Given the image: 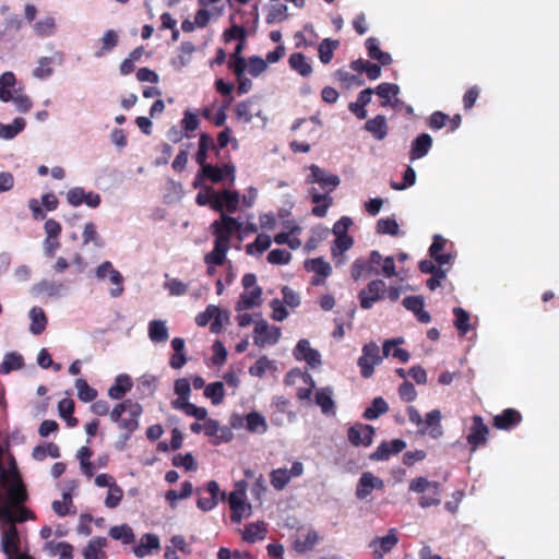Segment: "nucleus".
<instances>
[{"label": "nucleus", "instance_id": "obj_1", "mask_svg": "<svg viewBox=\"0 0 559 559\" xmlns=\"http://www.w3.org/2000/svg\"><path fill=\"white\" fill-rule=\"evenodd\" d=\"M35 519V515L24 506L12 511L0 509V549L7 559H33L23 548L17 523Z\"/></svg>", "mask_w": 559, "mask_h": 559}, {"label": "nucleus", "instance_id": "obj_2", "mask_svg": "<svg viewBox=\"0 0 559 559\" xmlns=\"http://www.w3.org/2000/svg\"><path fill=\"white\" fill-rule=\"evenodd\" d=\"M0 479L4 488V495L0 496V509L12 511L23 506L28 495L13 457H10L8 468L0 465Z\"/></svg>", "mask_w": 559, "mask_h": 559}, {"label": "nucleus", "instance_id": "obj_3", "mask_svg": "<svg viewBox=\"0 0 559 559\" xmlns=\"http://www.w3.org/2000/svg\"><path fill=\"white\" fill-rule=\"evenodd\" d=\"M142 412V406L131 400H124L110 411V420L124 431L121 435L124 441H128L131 435L139 428V418Z\"/></svg>", "mask_w": 559, "mask_h": 559}, {"label": "nucleus", "instance_id": "obj_4", "mask_svg": "<svg viewBox=\"0 0 559 559\" xmlns=\"http://www.w3.org/2000/svg\"><path fill=\"white\" fill-rule=\"evenodd\" d=\"M409 491L421 495L418 504L426 509L441 503V485L426 477H416L409 481Z\"/></svg>", "mask_w": 559, "mask_h": 559}, {"label": "nucleus", "instance_id": "obj_5", "mask_svg": "<svg viewBox=\"0 0 559 559\" xmlns=\"http://www.w3.org/2000/svg\"><path fill=\"white\" fill-rule=\"evenodd\" d=\"M228 503L231 510L230 519L240 523L243 518L251 515V504L247 503V493L243 483L236 485V489L229 493Z\"/></svg>", "mask_w": 559, "mask_h": 559}, {"label": "nucleus", "instance_id": "obj_6", "mask_svg": "<svg viewBox=\"0 0 559 559\" xmlns=\"http://www.w3.org/2000/svg\"><path fill=\"white\" fill-rule=\"evenodd\" d=\"M95 276L98 281H109L112 285V288L109 289V295L112 298H118L122 295L124 278L110 261L102 262L95 270Z\"/></svg>", "mask_w": 559, "mask_h": 559}, {"label": "nucleus", "instance_id": "obj_7", "mask_svg": "<svg viewBox=\"0 0 559 559\" xmlns=\"http://www.w3.org/2000/svg\"><path fill=\"white\" fill-rule=\"evenodd\" d=\"M382 263V254L372 250L368 259L358 258L354 261L350 275L354 281L360 280L365 275H379L380 270L378 266Z\"/></svg>", "mask_w": 559, "mask_h": 559}, {"label": "nucleus", "instance_id": "obj_8", "mask_svg": "<svg viewBox=\"0 0 559 559\" xmlns=\"http://www.w3.org/2000/svg\"><path fill=\"white\" fill-rule=\"evenodd\" d=\"M64 53L53 50L50 56H41L37 59L32 70V75L37 80H46L53 75L55 69L63 64Z\"/></svg>", "mask_w": 559, "mask_h": 559}, {"label": "nucleus", "instance_id": "obj_9", "mask_svg": "<svg viewBox=\"0 0 559 559\" xmlns=\"http://www.w3.org/2000/svg\"><path fill=\"white\" fill-rule=\"evenodd\" d=\"M304 471V464L299 461H295L290 468L280 467L271 471L270 483L275 490L282 491L293 478L300 477Z\"/></svg>", "mask_w": 559, "mask_h": 559}, {"label": "nucleus", "instance_id": "obj_10", "mask_svg": "<svg viewBox=\"0 0 559 559\" xmlns=\"http://www.w3.org/2000/svg\"><path fill=\"white\" fill-rule=\"evenodd\" d=\"M361 352L362 354L358 358L357 364L361 376L368 379L373 374L374 367L381 364L382 356L380 355L379 346L374 342L364 345Z\"/></svg>", "mask_w": 559, "mask_h": 559}, {"label": "nucleus", "instance_id": "obj_11", "mask_svg": "<svg viewBox=\"0 0 559 559\" xmlns=\"http://www.w3.org/2000/svg\"><path fill=\"white\" fill-rule=\"evenodd\" d=\"M282 335L281 328L270 325L265 320H258L253 330V343L258 347L275 345Z\"/></svg>", "mask_w": 559, "mask_h": 559}, {"label": "nucleus", "instance_id": "obj_12", "mask_svg": "<svg viewBox=\"0 0 559 559\" xmlns=\"http://www.w3.org/2000/svg\"><path fill=\"white\" fill-rule=\"evenodd\" d=\"M66 199L69 205L78 207L85 204L90 209H97L100 205L102 197L94 191H86L82 187H73L66 193Z\"/></svg>", "mask_w": 559, "mask_h": 559}, {"label": "nucleus", "instance_id": "obj_13", "mask_svg": "<svg viewBox=\"0 0 559 559\" xmlns=\"http://www.w3.org/2000/svg\"><path fill=\"white\" fill-rule=\"evenodd\" d=\"M385 283L382 280H372L366 288L358 294L360 307L362 309H371L373 305L383 299L385 294Z\"/></svg>", "mask_w": 559, "mask_h": 559}, {"label": "nucleus", "instance_id": "obj_14", "mask_svg": "<svg viewBox=\"0 0 559 559\" xmlns=\"http://www.w3.org/2000/svg\"><path fill=\"white\" fill-rule=\"evenodd\" d=\"M310 175L306 179L307 183H318L322 189L332 192L340 183L341 179L337 175L331 174L318 165L309 166Z\"/></svg>", "mask_w": 559, "mask_h": 559}, {"label": "nucleus", "instance_id": "obj_15", "mask_svg": "<svg viewBox=\"0 0 559 559\" xmlns=\"http://www.w3.org/2000/svg\"><path fill=\"white\" fill-rule=\"evenodd\" d=\"M211 228L215 239H219L222 237L226 243L229 245L231 235L241 228V223H239L237 218L223 213L221 215V219L214 221L211 224Z\"/></svg>", "mask_w": 559, "mask_h": 559}, {"label": "nucleus", "instance_id": "obj_16", "mask_svg": "<svg viewBox=\"0 0 559 559\" xmlns=\"http://www.w3.org/2000/svg\"><path fill=\"white\" fill-rule=\"evenodd\" d=\"M374 428L370 425L357 423L347 430L348 441L355 447H369L373 441Z\"/></svg>", "mask_w": 559, "mask_h": 559}, {"label": "nucleus", "instance_id": "obj_17", "mask_svg": "<svg viewBox=\"0 0 559 559\" xmlns=\"http://www.w3.org/2000/svg\"><path fill=\"white\" fill-rule=\"evenodd\" d=\"M213 197V210L221 212L222 214L224 211L235 213L238 210L240 197L237 191L226 189L222 192H216Z\"/></svg>", "mask_w": 559, "mask_h": 559}, {"label": "nucleus", "instance_id": "obj_18", "mask_svg": "<svg viewBox=\"0 0 559 559\" xmlns=\"http://www.w3.org/2000/svg\"><path fill=\"white\" fill-rule=\"evenodd\" d=\"M201 173L214 183L221 182L226 178L229 179L230 183H234L236 180V167L230 163L225 164L223 167L207 164L201 168Z\"/></svg>", "mask_w": 559, "mask_h": 559}, {"label": "nucleus", "instance_id": "obj_19", "mask_svg": "<svg viewBox=\"0 0 559 559\" xmlns=\"http://www.w3.org/2000/svg\"><path fill=\"white\" fill-rule=\"evenodd\" d=\"M294 357L297 360H305L312 369L322 364L321 354L310 346L308 340H300L294 348Z\"/></svg>", "mask_w": 559, "mask_h": 559}, {"label": "nucleus", "instance_id": "obj_20", "mask_svg": "<svg viewBox=\"0 0 559 559\" xmlns=\"http://www.w3.org/2000/svg\"><path fill=\"white\" fill-rule=\"evenodd\" d=\"M384 481L374 476L371 472H364L356 487V497L360 500L366 499L373 489H383Z\"/></svg>", "mask_w": 559, "mask_h": 559}, {"label": "nucleus", "instance_id": "obj_21", "mask_svg": "<svg viewBox=\"0 0 559 559\" xmlns=\"http://www.w3.org/2000/svg\"><path fill=\"white\" fill-rule=\"evenodd\" d=\"M36 295L44 294L51 298H60L68 293V286L64 282L53 280H41L32 288Z\"/></svg>", "mask_w": 559, "mask_h": 559}, {"label": "nucleus", "instance_id": "obj_22", "mask_svg": "<svg viewBox=\"0 0 559 559\" xmlns=\"http://www.w3.org/2000/svg\"><path fill=\"white\" fill-rule=\"evenodd\" d=\"M488 435L489 429L484 424L483 418L475 415L473 417V425L469 429V433L467 435V442L472 445V451H475L479 445L485 444L487 442Z\"/></svg>", "mask_w": 559, "mask_h": 559}, {"label": "nucleus", "instance_id": "obj_23", "mask_svg": "<svg viewBox=\"0 0 559 559\" xmlns=\"http://www.w3.org/2000/svg\"><path fill=\"white\" fill-rule=\"evenodd\" d=\"M32 31L35 37L45 39L53 37L58 33V24L52 15H45L32 24Z\"/></svg>", "mask_w": 559, "mask_h": 559}, {"label": "nucleus", "instance_id": "obj_24", "mask_svg": "<svg viewBox=\"0 0 559 559\" xmlns=\"http://www.w3.org/2000/svg\"><path fill=\"white\" fill-rule=\"evenodd\" d=\"M419 432L428 435L432 439H438L442 436L443 429L441 426V413L439 409H432L426 414L424 425L420 426Z\"/></svg>", "mask_w": 559, "mask_h": 559}, {"label": "nucleus", "instance_id": "obj_25", "mask_svg": "<svg viewBox=\"0 0 559 559\" xmlns=\"http://www.w3.org/2000/svg\"><path fill=\"white\" fill-rule=\"evenodd\" d=\"M262 302V288L253 287L252 289H243L239 300L236 304L237 311L249 310L253 307L260 306Z\"/></svg>", "mask_w": 559, "mask_h": 559}, {"label": "nucleus", "instance_id": "obj_26", "mask_svg": "<svg viewBox=\"0 0 559 559\" xmlns=\"http://www.w3.org/2000/svg\"><path fill=\"white\" fill-rule=\"evenodd\" d=\"M403 306L412 311L421 323L431 321L430 314L424 309L425 300L421 296H408L403 299Z\"/></svg>", "mask_w": 559, "mask_h": 559}, {"label": "nucleus", "instance_id": "obj_27", "mask_svg": "<svg viewBox=\"0 0 559 559\" xmlns=\"http://www.w3.org/2000/svg\"><path fill=\"white\" fill-rule=\"evenodd\" d=\"M118 32L115 29H107L99 38V47L94 51V57L97 59L106 57L118 46Z\"/></svg>", "mask_w": 559, "mask_h": 559}, {"label": "nucleus", "instance_id": "obj_28", "mask_svg": "<svg viewBox=\"0 0 559 559\" xmlns=\"http://www.w3.org/2000/svg\"><path fill=\"white\" fill-rule=\"evenodd\" d=\"M328 191L326 193H320L316 188L309 189L310 199L316 204L311 211L314 216L324 217L326 215L333 201Z\"/></svg>", "mask_w": 559, "mask_h": 559}, {"label": "nucleus", "instance_id": "obj_29", "mask_svg": "<svg viewBox=\"0 0 559 559\" xmlns=\"http://www.w3.org/2000/svg\"><path fill=\"white\" fill-rule=\"evenodd\" d=\"M107 538L93 537L83 549L84 559H107L104 548L107 547Z\"/></svg>", "mask_w": 559, "mask_h": 559}, {"label": "nucleus", "instance_id": "obj_30", "mask_svg": "<svg viewBox=\"0 0 559 559\" xmlns=\"http://www.w3.org/2000/svg\"><path fill=\"white\" fill-rule=\"evenodd\" d=\"M432 146V138L428 133L419 134L411 146L409 157L411 160L425 157Z\"/></svg>", "mask_w": 559, "mask_h": 559}, {"label": "nucleus", "instance_id": "obj_31", "mask_svg": "<svg viewBox=\"0 0 559 559\" xmlns=\"http://www.w3.org/2000/svg\"><path fill=\"white\" fill-rule=\"evenodd\" d=\"M160 547V542L157 535L147 533L144 534L138 546L134 547L133 552L138 558H144L153 550H158Z\"/></svg>", "mask_w": 559, "mask_h": 559}, {"label": "nucleus", "instance_id": "obj_32", "mask_svg": "<svg viewBox=\"0 0 559 559\" xmlns=\"http://www.w3.org/2000/svg\"><path fill=\"white\" fill-rule=\"evenodd\" d=\"M229 245L221 237L215 239L214 249L205 254L204 262L206 265H223L226 260V253Z\"/></svg>", "mask_w": 559, "mask_h": 559}, {"label": "nucleus", "instance_id": "obj_33", "mask_svg": "<svg viewBox=\"0 0 559 559\" xmlns=\"http://www.w3.org/2000/svg\"><path fill=\"white\" fill-rule=\"evenodd\" d=\"M365 130L376 140L381 141L388 135V122L383 115H377L365 123Z\"/></svg>", "mask_w": 559, "mask_h": 559}, {"label": "nucleus", "instance_id": "obj_34", "mask_svg": "<svg viewBox=\"0 0 559 559\" xmlns=\"http://www.w3.org/2000/svg\"><path fill=\"white\" fill-rule=\"evenodd\" d=\"M316 404L324 415H334L335 402L333 400V390L330 386L318 390L316 392Z\"/></svg>", "mask_w": 559, "mask_h": 559}, {"label": "nucleus", "instance_id": "obj_35", "mask_svg": "<svg viewBox=\"0 0 559 559\" xmlns=\"http://www.w3.org/2000/svg\"><path fill=\"white\" fill-rule=\"evenodd\" d=\"M131 388V378L126 373H121L116 377L115 383L108 390V395L114 400H121Z\"/></svg>", "mask_w": 559, "mask_h": 559}, {"label": "nucleus", "instance_id": "obj_36", "mask_svg": "<svg viewBox=\"0 0 559 559\" xmlns=\"http://www.w3.org/2000/svg\"><path fill=\"white\" fill-rule=\"evenodd\" d=\"M148 338L153 343H164L169 337L168 328L164 320H152L147 326Z\"/></svg>", "mask_w": 559, "mask_h": 559}, {"label": "nucleus", "instance_id": "obj_37", "mask_svg": "<svg viewBox=\"0 0 559 559\" xmlns=\"http://www.w3.org/2000/svg\"><path fill=\"white\" fill-rule=\"evenodd\" d=\"M265 536H266V525L263 521H258V522L248 524L242 532V538L247 543H255L258 540H262L265 538Z\"/></svg>", "mask_w": 559, "mask_h": 559}, {"label": "nucleus", "instance_id": "obj_38", "mask_svg": "<svg viewBox=\"0 0 559 559\" xmlns=\"http://www.w3.org/2000/svg\"><path fill=\"white\" fill-rule=\"evenodd\" d=\"M521 415L513 408L503 411L500 415H497L493 419V425L498 429H509L520 423Z\"/></svg>", "mask_w": 559, "mask_h": 559}, {"label": "nucleus", "instance_id": "obj_39", "mask_svg": "<svg viewBox=\"0 0 559 559\" xmlns=\"http://www.w3.org/2000/svg\"><path fill=\"white\" fill-rule=\"evenodd\" d=\"M82 241L85 246L93 243L96 248H103L105 246V241L98 234L96 224L93 222H86L84 224L82 230Z\"/></svg>", "mask_w": 559, "mask_h": 559}, {"label": "nucleus", "instance_id": "obj_40", "mask_svg": "<svg viewBox=\"0 0 559 559\" xmlns=\"http://www.w3.org/2000/svg\"><path fill=\"white\" fill-rule=\"evenodd\" d=\"M44 549L52 557L59 556V559H72L73 547L64 542H47Z\"/></svg>", "mask_w": 559, "mask_h": 559}, {"label": "nucleus", "instance_id": "obj_41", "mask_svg": "<svg viewBox=\"0 0 559 559\" xmlns=\"http://www.w3.org/2000/svg\"><path fill=\"white\" fill-rule=\"evenodd\" d=\"M31 325L29 331L34 335H39L47 325V318L44 310L39 307H33L28 313Z\"/></svg>", "mask_w": 559, "mask_h": 559}, {"label": "nucleus", "instance_id": "obj_42", "mask_svg": "<svg viewBox=\"0 0 559 559\" xmlns=\"http://www.w3.org/2000/svg\"><path fill=\"white\" fill-rule=\"evenodd\" d=\"M288 63L290 68L306 78L312 73V67L308 59L300 52H294L289 56Z\"/></svg>", "mask_w": 559, "mask_h": 559}, {"label": "nucleus", "instance_id": "obj_43", "mask_svg": "<svg viewBox=\"0 0 559 559\" xmlns=\"http://www.w3.org/2000/svg\"><path fill=\"white\" fill-rule=\"evenodd\" d=\"M246 428L253 433H264L267 430V424L263 415L258 412H251L246 415Z\"/></svg>", "mask_w": 559, "mask_h": 559}, {"label": "nucleus", "instance_id": "obj_44", "mask_svg": "<svg viewBox=\"0 0 559 559\" xmlns=\"http://www.w3.org/2000/svg\"><path fill=\"white\" fill-rule=\"evenodd\" d=\"M373 92L382 98L381 106L389 107V105H392V97L400 93V86L394 83H381Z\"/></svg>", "mask_w": 559, "mask_h": 559}, {"label": "nucleus", "instance_id": "obj_45", "mask_svg": "<svg viewBox=\"0 0 559 559\" xmlns=\"http://www.w3.org/2000/svg\"><path fill=\"white\" fill-rule=\"evenodd\" d=\"M26 122L23 118H15L12 123L0 122V139L12 140L25 129Z\"/></svg>", "mask_w": 559, "mask_h": 559}, {"label": "nucleus", "instance_id": "obj_46", "mask_svg": "<svg viewBox=\"0 0 559 559\" xmlns=\"http://www.w3.org/2000/svg\"><path fill=\"white\" fill-rule=\"evenodd\" d=\"M16 84V78L13 72L7 71L0 76V100L3 103H9L10 98H12V91Z\"/></svg>", "mask_w": 559, "mask_h": 559}, {"label": "nucleus", "instance_id": "obj_47", "mask_svg": "<svg viewBox=\"0 0 559 559\" xmlns=\"http://www.w3.org/2000/svg\"><path fill=\"white\" fill-rule=\"evenodd\" d=\"M255 102L252 98H248L237 104L235 112L238 120L243 123H250L254 117Z\"/></svg>", "mask_w": 559, "mask_h": 559}, {"label": "nucleus", "instance_id": "obj_48", "mask_svg": "<svg viewBox=\"0 0 559 559\" xmlns=\"http://www.w3.org/2000/svg\"><path fill=\"white\" fill-rule=\"evenodd\" d=\"M214 141L212 136H210L207 133H201L199 139V150L195 155L197 163L201 166V168L205 165L206 158H207V152L210 148H214Z\"/></svg>", "mask_w": 559, "mask_h": 559}, {"label": "nucleus", "instance_id": "obj_49", "mask_svg": "<svg viewBox=\"0 0 559 559\" xmlns=\"http://www.w3.org/2000/svg\"><path fill=\"white\" fill-rule=\"evenodd\" d=\"M23 367V357L15 353H7L3 357L2 362L0 364V372L2 374H8L13 370H19Z\"/></svg>", "mask_w": 559, "mask_h": 559}, {"label": "nucleus", "instance_id": "obj_50", "mask_svg": "<svg viewBox=\"0 0 559 559\" xmlns=\"http://www.w3.org/2000/svg\"><path fill=\"white\" fill-rule=\"evenodd\" d=\"M389 411V405L383 397L379 396L373 399L371 405L364 412V418L367 420L377 419L379 416L385 414Z\"/></svg>", "mask_w": 559, "mask_h": 559}, {"label": "nucleus", "instance_id": "obj_51", "mask_svg": "<svg viewBox=\"0 0 559 559\" xmlns=\"http://www.w3.org/2000/svg\"><path fill=\"white\" fill-rule=\"evenodd\" d=\"M32 456L36 461H44L46 457H60L59 447L55 443H45L33 449Z\"/></svg>", "mask_w": 559, "mask_h": 559}, {"label": "nucleus", "instance_id": "obj_52", "mask_svg": "<svg viewBox=\"0 0 559 559\" xmlns=\"http://www.w3.org/2000/svg\"><path fill=\"white\" fill-rule=\"evenodd\" d=\"M399 538L396 536L395 530L392 528L389 533L383 537H376L369 543V547H379L383 552H389L392 550L397 544Z\"/></svg>", "mask_w": 559, "mask_h": 559}, {"label": "nucleus", "instance_id": "obj_53", "mask_svg": "<svg viewBox=\"0 0 559 559\" xmlns=\"http://www.w3.org/2000/svg\"><path fill=\"white\" fill-rule=\"evenodd\" d=\"M75 487V484L74 481L71 484L70 488L68 491H64L62 493V500L59 501V500H55L52 502V510L55 511V513L59 516H66L67 514L70 513V507L72 506V496H71V490L74 489Z\"/></svg>", "mask_w": 559, "mask_h": 559}, {"label": "nucleus", "instance_id": "obj_54", "mask_svg": "<svg viewBox=\"0 0 559 559\" xmlns=\"http://www.w3.org/2000/svg\"><path fill=\"white\" fill-rule=\"evenodd\" d=\"M340 46L336 39L325 38L318 48L319 59L322 63L328 64L333 58V51Z\"/></svg>", "mask_w": 559, "mask_h": 559}, {"label": "nucleus", "instance_id": "obj_55", "mask_svg": "<svg viewBox=\"0 0 559 559\" xmlns=\"http://www.w3.org/2000/svg\"><path fill=\"white\" fill-rule=\"evenodd\" d=\"M204 395L211 400L213 405H219L225 396V389L223 382H213L205 386Z\"/></svg>", "mask_w": 559, "mask_h": 559}, {"label": "nucleus", "instance_id": "obj_56", "mask_svg": "<svg viewBox=\"0 0 559 559\" xmlns=\"http://www.w3.org/2000/svg\"><path fill=\"white\" fill-rule=\"evenodd\" d=\"M272 243L271 237L266 234H259L254 242L247 245L246 252L248 254H262Z\"/></svg>", "mask_w": 559, "mask_h": 559}, {"label": "nucleus", "instance_id": "obj_57", "mask_svg": "<svg viewBox=\"0 0 559 559\" xmlns=\"http://www.w3.org/2000/svg\"><path fill=\"white\" fill-rule=\"evenodd\" d=\"M453 314L455 317L453 324L459 331V334L465 335L469 330V313L461 307H455Z\"/></svg>", "mask_w": 559, "mask_h": 559}, {"label": "nucleus", "instance_id": "obj_58", "mask_svg": "<svg viewBox=\"0 0 559 559\" xmlns=\"http://www.w3.org/2000/svg\"><path fill=\"white\" fill-rule=\"evenodd\" d=\"M305 267L308 271H312L317 275L322 276L323 278L329 276L332 272L331 265L321 258L307 260Z\"/></svg>", "mask_w": 559, "mask_h": 559}, {"label": "nucleus", "instance_id": "obj_59", "mask_svg": "<svg viewBox=\"0 0 559 559\" xmlns=\"http://www.w3.org/2000/svg\"><path fill=\"white\" fill-rule=\"evenodd\" d=\"M288 8L286 4H273L267 9L265 22L271 25L277 22H283L288 17Z\"/></svg>", "mask_w": 559, "mask_h": 559}, {"label": "nucleus", "instance_id": "obj_60", "mask_svg": "<svg viewBox=\"0 0 559 559\" xmlns=\"http://www.w3.org/2000/svg\"><path fill=\"white\" fill-rule=\"evenodd\" d=\"M74 385L78 390V396L82 402L88 403L96 399L97 391L91 388L84 379H76Z\"/></svg>", "mask_w": 559, "mask_h": 559}, {"label": "nucleus", "instance_id": "obj_61", "mask_svg": "<svg viewBox=\"0 0 559 559\" xmlns=\"http://www.w3.org/2000/svg\"><path fill=\"white\" fill-rule=\"evenodd\" d=\"M136 390L140 397H146L154 394L156 390V378L152 376H143L139 379Z\"/></svg>", "mask_w": 559, "mask_h": 559}, {"label": "nucleus", "instance_id": "obj_62", "mask_svg": "<svg viewBox=\"0 0 559 559\" xmlns=\"http://www.w3.org/2000/svg\"><path fill=\"white\" fill-rule=\"evenodd\" d=\"M318 540H319V534L316 531L311 530V531L307 532L304 539L298 538L295 542V549L298 552L309 551L316 546Z\"/></svg>", "mask_w": 559, "mask_h": 559}, {"label": "nucleus", "instance_id": "obj_63", "mask_svg": "<svg viewBox=\"0 0 559 559\" xmlns=\"http://www.w3.org/2000/svg\"><path fill=\"white\" fill-rule=\"evenodd\" d=\"M109 536L112 539L122 540L123 544L131 543L134 537L131 527L126 524L112 526L109 530Z\"/></svg>", "mask_w": 559, "mask_h": 559}, {"label": "nucleus", "instance_id": "obj_64", "mask_svg": "<svg viewBox=\"0 0 559 559\" xmlns=\"http://www.w3.org/2000/svg\"><path fill=\"white\" fill-rule=\"evenodd\" d=\"M10 102L14 104L16 110L20 112H27L33 106L31 98L19 90L13 91Z\"/></svg>", "mask_w": 559, "mask_h": 559}]
</instances>
